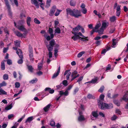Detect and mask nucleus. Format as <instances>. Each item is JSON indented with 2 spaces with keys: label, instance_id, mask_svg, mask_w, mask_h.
<instances>
[{
  "label": "nucleus",
  "instance_id": "36",
  "mask_svg": "<svg viewBox=\"0 0 128 128\" xmlns=\"http://www.w3.org/2000/svg\"><path fill=\"white\" fill-rule=\"evenodd\" d=\"M51 0H47L46 1V8H48L50 6V3Z\"/></svg>",
  "mask_w": 128,
  "mask_h": 128
},
{
  "label": "nucleus",
  "instance_id": "56",
  "mask_svg": "<svg viewBox=\"0 0 128 128\" xmlns=\"http://www.w3.org/2000/svg\"><path fill=\"white\" fill-rule=\"evenodd\" d=\"M25 116V115L24 114L18 120V122H21L22 120L24 118Z\"/></svg>",
  "mask_w": 128,
  "mask_h": 128
},
{
  "label": "nucleus",
  "instance_id": "51",
  "mask_svg": "<svg viewBox=\"0 0 128 128\" xmlns=\"http://www.w3.org/2000/svg\"><path fill=\"white\" fill-rule=\"evenodd\" d=\"M104 88V86H102L98 90V92L101 93H102L103 92Z\"/></svg>",
  "mask_w": 128,
  "mask_h": 128
},
{
  "label": "nucleus",
  "instance_id": "38",
  "mask_svg": "<svg viewBox=\"0 0 128 128\" xmlns=\"http://www.w3.org/2000/svg\"><path fill=\"white\" fill-rule=\"evenodd\" d=\"M75 0H71L70 2V5L72 6H74L76 5Z\"/></svg>",
  "mask_w": 128,
  "mask_h": 128
},
{
  "label": "nucleus",
  "instance_id": "15",
  "mask_svg": "<svg viewBox=\"0 0 128 128\" xmlns=\"http://www.w3.org/2000/svg\"><path fill=\"white\" fill-rule=\"evenodd\" d=\"M71 74V72L69 70H67L65 72L64 74V76L66 75V78L67 80H69L70 76Z\"/></svg>",
  "mask_w": 128,
  "mask_h": 128
},
{
  "label": "nucleus",
  "instance_id": "32",
  "mask_svg": "<svg viewBox=\"0 0 128 128\" xmlns=\"http://www.w3.org/2000/svg\"><path fill=\"white\" fill-rule=\"evenodd\" d=\"M50 104H49L44 108V109L45 112H47L48 111V109L50 108Z\"/></svg>",
  "mask_w": 128,
  "mask_h": 128
},
{
  "label": "nucleus",
  "instance_id": "2",
  "mask_svg": "<svg viewBox=\"0 0 128 128\" xmlns=\"http://www.w3.org/2000/svg\"><path fill=\"white\" fill-rule=\"evenodd\" d=\"M13 48L14 50H17L16 53L18 55L20 58H21L18 61V63L20 64H22L23 62L22 59L23 58V55L21 50L20 49H18L17 50V48L15 47H13Z\"/></svg>",
  "mask_w": 128,
  "mask_h": 128
},
{
  "label": "nucleus",
  "instance_id": "35",
  "mask_svg": "<svg viewBox=\"0 0 128 128\" xmlns=\"http://www.w3.org/2000/svg\"><path fill=\"white\" fill-rule=\"evenodd\" d=\"M117 43V41L116 39H113L112 47L113 48H115L116 46Z\"/></svg>",
  "mask_w": 128,
  "mask_h": 128
},
{
  "label": "nucleus",
  "instance_id": "31",
  "mask_svg": "<svg viewBox=\"0 0 128 128\" xmlns=\"http://www.w3.org/2000/svg\"><path fill=\"white\" fill-rule=\"evenodd\" d=\"M97 80L98 79L97 78H95L94 79L88 82H86L85 84H86L87 83H96L97 81Z\"/></svg>",
  "mask_w": 128,
  "mask_h": 128
},
{
  "label": "nucleus",
  "instance_id": "16",
  "mask_svg": "<svg viewBox=\"0 0 128 128\" xmlns=\"http://www.w3.org/2000/svg\"><path fill=\"white\" fill-rule=\"evenodd\" d=\"M66 11L67 15L70 14L72 16V15H73V14L74 12V9L72 10L70 8H68L66 9Z\"/></svg>",
  "mask_w": 128,
  "mask_h": 128
},
{
  "label": "nucleus",
  "instance_id": "10",
  "mask_svg": "<svg viewBox=\"0 0 128 128\" xmlns=\"http://www.w3.org/2000/svg\"><path fill=\"white\" fill-rule=\"evenodd\" d=\"M72 34H74V36H72V39L76 41L78 39H80V37L79 36L77 35V33L76 32H72Z\"/></svg>",
  "mask_w": 128,
  "mask_h": 128
},
{
  "label": "nucleus",
  "instance_id": "40",
  "mask_svg": "<svg viewBox=\"0 0 128 128\" xmlns=\"http://www.w3.org/2000/svg\"><path fill=\"white\" fill-rule=\"evenodd\" d=\"M101 25V23L99 22H98L96 25L94 29L95 30H98V29L100 27Z\"/></svg>",
  "mask_w": 128,
  "mask_h": 128
},
{
  "label": "nucleus",
  "instance_id": "64",
  "mask_svg": "<svg viewBox=\"0 0 128 128\" xmlns=\"http://www.w3.org/2000/svg\"><path fill=\"white\" fill-rule=\"evenodd\" d=\"M117 118V116L115 115H114L111 118V120H114Z\"/></svg>",
  "mask_w": 128,
  "mask_h": 128
},
{
  "label": "nucleus",
  "instance_id": "61",
  "mask_svg": "<svg viewBox=\"0 0 128 128\" xmlns=\"http://www.w3.org/2000/svg\"><path fill=\"white\" fill-rule=\"evenodd\" d=\"M4 42L2 41H0V47L1 48H2L4 46Z\"/></svg>",
  "mask_w": 128,
  "mask_h": 128
},
{
  "label": "nucleus",
  "instance_id": "57",
  "mask_svg": "<svg viewBox=\"0 0 128 128\" xmlns=\"http://www.w3.org/2000/svg\"><path fill=\"white\" fill-rule=\"evenodd\" d=\"M50 125L52 126H55V122L54 121L52 120L50 122Z\"/></svg>",
  "mask_w": 128,
  "mask_h": 128
},
{
  "label": "nucleus",
  "instance_id": "45",
  "mask_svg": "<svg viewBox=\"0 0 128 128\" xmlns=\"http://www.w3.org/2000/svg\"><path fill=\"white\" fill-rule=\"evenodd\" d=\"M7 85V84L6 82L4 81H3L2 83L0 84V87H2L4 86H5Z\"/></svg>",
  "mask_w": 128,
  "mask_h": 128
},
{
  "label": "nucleus",
  "instance_id": "21",
  "mask_svg": "<svg viewBox=\"0 0 128 128\" xmlns=\"http://www.w3.org/2000/svg\"><path fill=\"white\" fill-rule=\"evenodd\" d=\"M31 20L32 19L30 17L28 16L26 19V22L27 24L29 26H30V22Z\"/></svg>",
  "mask_w": 128,
  "mask_h": 128
},
{
  "label": "nucleus",
  "instance_id": "6",
  "mask_svg": "<svg viewBox=\"0 0 128 128\" xmlns=\"http://www.w3.org/2000/svg\"><path fill=\"white\" fill-rule=\"evenodd\" d=\"M73 14V15H72V16L77 18L82 16V15L80 14V11L75 9H74V12Z\"/></svg>",
  "mask_w": 128,
  "mask_h": 128
},
{
  "label": "nucleus",
  "instance_id": "14",
  "mask_svg": "<svg viewBox=\"0 0 128 128\" xmlns=\"http://www.w3.org/2000/svg\"><path fill=\"white\" fill-rule=\"evenodd\" d=\"M108 25L109 23L108 22L106 21H104L102 22L101 27L105 29L108 26Z\"/></svg>",
  "mask_w": 128,
  "mask_h": 128
},
{
  "label": "nucleus",
  "instance_id": "41",
  "mask_svg": "<svg viewBox=\"0 0 128 128\" xmlns=\"http://www.w3.org/2000/svg\"><path fill=\"white\" fill-rule=\"evenodd\" d=\"M106 48L107 50L105 49H104L102 51V54H105L107 51L110 50V48L108 47V46Z\"/></svg>",
  "mask_w": 128,
  "mask_h": 128
},
{
  "label": "nucleus",
  "instance_id": "7",
  "mask_svg": "<svg viewBox=\"0 0 128 128\" xmlns=\"http://www.w3.org/2000/svg\"><path fill=\"white\" fill-rule=\"evenodd\" d=\"M55 41L54 39L50 41L49 42V44L47 46L48 48L50 50L53 49V46L55 45Z\"/></svg>",
  "mask_w": 128,
  "mask_h": 128
},
{
  "label": "nucleus",
  "instance_id": "44",
  "mask_svg": "<svg viewBox=\"0 0 128 128\" xmlns=\"http://www.w3.org/2000/svg\"><path fill=\"white\" fill-rule=\"evenodd\" d=\"M8 76L7 74H5L3 76V78L4 80H7L8 79Z\"/></svg>",
  "mask_w": 128,
  "mask_h": 128
},
{
  "label": "nucleus",
  "instance_id": "8",
  "mask_svg": "<svg viewBox=\"0 0 128 128\" xmlns=\"http://www.w3.org/2000/svg\"><path fill=\"white\" fill-rule=\"evenodd\" d=\"M79 76V74H78L77 72L74 71L71 74V76L72 78L71 79V81H72L75 78L78 77Z\"/></svg>",
  "mask_w": 128,
  "mask_h": 128
},
{
  "label": "nucleus",
  "instance_id": "17",
  "mask_svg": "<svg viewBox=\"0 0 128 128\" xmlns=\"http://www.w3.org/2000/svg\"><path fill=\"white\" fill-rule=\"evenodd\" d=\"M59 94L61 96L64 95L65 96H67L68 94V92L66 90L64 92L62 90L60 91Z\"/></svg>",
  "mask_w": 128,
  "mask_h": 128
},
{
  "label": "nucleus",
  "instance_id": "12",
  "mask_svg": "<svg viewBox=\"0 0 128 128\" xmlns=\"http://www.w3.org/2000/svg\"><path fill=\"white\" fill-rule=\"evenodd\" d=\"M56 9V7L54 6L52 7L49 13V15L50 16H52L55 12Z\"/></svg>",
  "mask_w": 128,
  "mask_h": 128
},
{
  "label": "nucleus",
  "instance_id": "27",
  "mask_svg": "<svg viewBox=\"0 0 128 128\" xmlns=\"http://www.w3.org/2000/svg\"><path fill=\"white\" fill-rule=\"evenodd\" d=\"M48 32L50 34L51 38H53L54 37V35L53 34V30L51 28H49L48 30Z\"/></svg>",
  "mask_w": 128,
  "mask_h": 128
},
{
  "label": "nucleus",
  "instance_id": "43",
  "mask_svg": "<svg viewBox=\"0 0 128 128\" xmlns=\"http://www.w3.org/2000/svg\"><path fill=\"white\" fill-rule=\"evenodd\" d=\"M55 31L56 33L60 34V28L58 27L56 28Z\"/></svg>",
  "mask_w": 128,
  "mask_h": 128
},
{
  "label": "nucleus",
  "instance_id": "37",
  "mask_svg": "<svg viewBox=\"0 0 128 128\" xmlns=\"http://www.w3.org/2000/svg\"><path fill=\"white\" fill-rule=\"evenodd\" d=\"M116 20V17L114 16H113L110 18V20L111 22H113Z\"/></svg>",
  "mask_w": 128,
  "mask_h": 128
},
{
  "label": "nucleus",
  "instance_id": "25",
  "mask_svg": "<svg viewBox=\"0 0 128 128\" xmlns=\"http://www.w3.org/2000/svg\"><path fill=\"white\" fill-rule=\"evenodd\" d=\"M80 39L83 42L88 41L89 40V39L88 37H86L84 36H83L82 37H80Z\"/></svg>",
  "mask_w": 128,
  "mask_h": 128
},
{
  "label": "nucleus",
  "instance_id": "29",
  "mask_svg": "<svg viewBox=\"0 0 128 128\" xmlns=\"http://www.w3.org/2000/svg\"><path fill=\"white\" fill-rule=\"evenodd\" d=\"M31 2L32 4L35 5L37 7H38L39 5L38 3L36 0H31Z\"/></svg>",
  "mask_w": 128,
  "mask_h": 128
},
{
  "label": "nucleus",
  "instance_id": "46",
  "mask_svg": "<svg viewBox=\"0 0 128 128\" xmlns=\"http://www.w3.org/2000/svg\"><path fill=\"white\" fill-rule=\"evenodd\" d=\"M85 53L84 51H82L80 52L77 55V57L78 58H80L81 57L82 55Z\"/></svg>",
  "mask_w": 128,
  "mask_h": 128
},
{
  "label": "nucleus",
  "instance_id": "52",
  "mask_svg": "<svg viewBox=\"0 0 128 128\" xmlns=\"http://www.w3.org/2000/svg\"><path fill=\"white\" fill-rule=\"evenodd\" d=\"M33 120V117L32 116L28 118L26 121V122H30L31 121Z\"/></svg>",
  "mask_w": 128,
  "mask_h": 128
},
{
  "label": "nucleus",
  "instance_id": "28",
  "mask_svg": "<svg viewBox=\"0 0 128 128\" xmlns=\"http://www.w3.org/2000/svg\"><path fill=\"white\" fill-rule=\"evenodd\" d=\"M2 94L7 95V92L3 90L0 87V95Z\"/></svg>",
  "mask_w": 128,
  "mask_h": 128
},
{
  "label": "nucleus",
  "instance_id": "18",
  "mask_svg": "<svg viewBox=\"0 0 128 128\" xmlns=\"http://www.w3.org/2000/svg\"><path fill=\"white\" fill-rule=\"evenodd\" d=\"M104 95L102 94H101L100 96V98L98 100V103L100 102V103H101L103 102L104 100Z\"/></svg>",
  "mask_w": 128,
  "mask_h": 128
},
{
  "label": "nucleus",
  "instance_id": "11",
  "mask_svg": "<svg viewBox=\"0 0 128 128\" xmlns=\"http://www.w3.org/2000/svg\"><path fill=\"white\" fill-rule=\"evenodd\" d=\"M4 1L5 2V4L8 10V14L9 15L11 16L12 15V13L10 11V7L8 0H4Z\"/></svg>",
  "mask_w": 128,
  "mask_h": 128
},
{
  "label": "nucleus",
  "instance_id": "5",
  "mask_svg": "<svg viewBox=\"0 0 128 128\" xmlns=\"http://www.w3.org/2000/svg\"><path fill=\"white\" fill-rule=\"evenodd\" d=\"M14 32L15 34L18 36L21 37L22 38H26L27 34V32L24 33L23 34H22L20 32L17 31L15 32Z\"/></svg>",
  "mask_w": 128,
  "mask_h": 128
},
{
  "label": "nucleus",
  "instance_id": "59",
  "mask_svg": "<svg viewBox=\"0 0 128 128\" xmlns=\"http://www.w3.org/2000/svg\"><path fill=\"white\" fill-rule=\"evenodd\" d=\"M15 85V87L16 88H19L20 86V84L19 82H16Z\"/></svg>",
  "mask_w": 128,
  "mask_h": 128
},
{
  "label": "nucleus",
  "instance_id": "39",
  "mask_svg": "<svg viewBox=\"0 0 128 128\" xmlns=\"http://www.w3.org/2000/svg\"><path fill=\"white\" fill-rule=\"evenodd\" d=\"M62 10H59L58 9H57L56 11L54 14V15L56 16H58L60 14V13L62 12Z\"/></svg>",
  "mask_w": 128,
  "mask_h": 128
},
{
  "label": "nucleus",
  "instance_id": "22",
  "mask_svg": "<svg viewBox=\"0 0 128 128\" xmlns=\"http://www.w3.org/2000/svg\"><path fill=\"white\" fill-rule=\"evenodd\" d=\"M120 6L118 5L117 3H115L114 5V8H116V11H120Z\"/></svg>",
  "mask_w": 128,
  "mask_h": 128
},
{
  "label": "nucleus",
  "instance_id": "20",
  "mask_svg": "<svg viewBox=\"0 0 128 128\" xmlns=\"http://www.w3.org/2000/svg\"><path fill=\"white\" fill-rule=\"evenodd\" d=\"M80 27H81V26L78 25L76 27L73 29L72 32H77L80 29Z\"/></svg>",
  "mask_w": 128,
  "mask_h": 128
},
{
  "label": "nucleus",
  "instance_id": "30",
  "mask_svg": "<svg viewBox=\"0 0 128 128\" xmlns=\"http://www.w3.org/2000/svg\"><path fill=\"white\" fill-rule=\"evenodd\" d=\"M44 36L46 40L48 41L50 40L52 38H51L50 36L49 35H48L47 33H46L44 35Z\"/></svg>",
  "mask_w": 128,
  "mask_h": 128
},
{
  "label": "nucleus",
  "instance_id": "55",
  "mask_svg": "<svg viewBox=\"0 0 128 128\" xmlns=\"http://www.w3.org/2000/svg\"><path fill=\"white\" fill-rule=\"evenodd\" d=\"M116 113L117 114L119 115H121L122 114L121 112L118 109H117L116 110Z\"/></svg>",
  "mask_w": 128,
  "mask_h": 128
},
{
  "label": "nucleus",
  "instance_id": "48",
  "mask_svg": "<svg viewBox=\"0 0 128 128\" xmlns=\"http://www.w3.org/2000/svg\"><path fill=\"white\" fill-rule=\"evenodd\" d=\"M81 10L82 13L84 14H86L87 12V9L86 8L81 9Z\"/></svg>",
  "mask_w": 128,
  "mask_h": 128
},
{
  "label": "nucleus",
  "instance_id": "47",
  "mask_svg": "<svg viewBox=\"0 0 128 128\" xmlns=\"http://www.w3.org/2000/svg\"><path fill=\"white\" fill-rule=\"evenodd\" d=\"M12 104H10L8 106H7L5 108V110H10L12 108Z\"/></svg>",
  "mask_w": 128,
  "mask_h": 128
},
{
  "label": "nucleus",
  "instance_id": "50",
  "mask_svg": "<svg viewBox=\"0 0 128 128\" xmlns=\"http://www.w3.org/2000/svg\"><path fill=\"white\" fill-rule=\"evenodd\" d=\"M65 86H67L68 85V81L66 80H64L62 83Z\"/></svg>",
  "mask_w": 128,
  "mask_h": 128
},
{
  "label": "nucleus",
  "instance_id": "63",
  "mask_svg": "<svg viewBox=\"0 0 128 128\" xmlns=\"http://www.w3.org/2000/svg\"><path fill=\"white\" fill-rule=\"evenodd\" d=\"M114 103L118 106H119L120 105V103L118 102L116 100H114Z\"/></svg>",
  "mask_w": 128,
  "mask_h": 128
},
{
  "label": "nucleus",
  "instance_id": "13",
  "mask_svg": "<svg viewBox=\"0 0 128 128\" xmlns=\"http://www.w3.org/2000/svg\"><path fill=\"white\" fill-rule=\"evenodd\" d=\"M98 114L97 112H92L91 114V119L92 120H94L95 119L93 116L95 118H96L98 117Z\"/></svg>",
  "mask_w": 128,
  "mask_h": 128
},
{
  "label": "nucleus",
  "instance_id": "19",
  "mask_svg": "<svg viewBox=\"0 0 128 128\" xmlns=\"http://www.w3.org/2000/svg\"><path fill=\"white\" fill-rule=\"evenodd\" d=\"M60 66L58 68L57 71L56 73H55L52 77V78H54L57 77L59 74L60 71Z\"/></svg>",
  "mask_w": 128,
  "mask_h": 128
},
{
  "label": "nucleus",
  "instance_id": "49",
  "mask_svg": "<svg viewBox=\"0 0 128 128\" xmlns=\"http://www.w3.org/2000/svg\"><path fill=\"white\" fill-rule=\"evenodd\" d=\"M28 70L30 71L31 72H32V70L33 69V68L32 66H28Z\"/></svg>",
  "mask_w": 128,
  "mask_h": 128
},
{
  "label": "nucleus",
  "instance_id": "24",
  "mask_svg": "<svg viewBox=\"0 0 128 128\" xmlns=\"http://www.w3.org/2000/svg\"><path fill=\"white\" fill-rule=\"evenodd\" d=\"M104 30V29L101 27V28L99 30H96L95 31V32H98L99 34H103Z\"/></svg>",
  "mask_w": 128,
  "mask_h": 128
},
{
  "label": "nucleus",
  "instance_id": "23",
  "mask_svg": "<svg viewBox=\"0 0 128 128\" xmlns=\"http://www.w3.org/2000/svg\"><path fill=\"white\" fill-rule=\"evenodd\" d=\"M122 99L125 102H127L128 100V91L123 96Z\"/></svg>",
  "mask_w": 128,
  "mask_h": 128
},
{
  "label": "nucleus",
  "instance_id": "9",
  "mask_svg": "<svg viewBox=\"0 0 128 128\" xmlns=\"http://www.w3.org/2000/svg\"><path fill=\"white\" fill-rule=\"evenodd\" d=\"M79 116L78 117V120L79 122H82L84 121L86 119L84 117V116L82 114V112L79 111Z\"/></svg>",
  "mask_w": 128,
  "mask_h": 128
},
{
  "label": "nucleus",
  "instance_id": "42",
  "mask_svg": "<svg viewBox=\"0 0 128 128\" xmlns=\"http://www.w3.org/2000/svg\"><path fill=\"white\" fill-rule=\"evenodd\" d=\"M48 51H49L48 53V56L49 58H50L52 57V49H50V50H49L48 48Z\"/></svg>",
  "mask_w": 128,
  "mask_h": 128
},
{
  "label": "nucleus",
  "instance_id": "54",
  "mask_svg": "<svg viewBox=\"0 0 128 128\" xmlns=\"http://www.w3.org/2000/svg\"><path fill=\"white\" fill-rule=\"evenodd\" d=\"M34 22L35 23L37 24H39L40 23V22L36 18H35L34 20Z\"/></svg>",
  "mask_w": 128,
  "mask_h": 128
},
{
  "label": "nucleus",
  "instance_id": "26",
  "mask_svg": "<svg viewBox=\"0 0 128 128\" xmlns=\"http://www.w3.org/2000/svg\"><path fill=\"white\" fill-rule=\"evenodd\" d=\"M14 44L16 47H20V41L18 40H16L14 42Z\"/></svg>",
  "mask_w": 128,
  "mask_h": 128
},
{
  "label": "nucleus",
  "instance_id": "58",
  "mask_svg": "<svg viewBox=\"0 0 128 128\" xmlns=\"http://www.w3.org/2000/svg\"><path fill=\"white\" fill-rule=\"evenodd\" d=\"M38 80L37 78H36L30 81V82L31 83L33 84L34 83H35Z\"/></svg>",
  "mask_w": 128,
  "mask_h": 128
},
{
  "label": "nucleus",
  "instance_id": "3",
  "mask_svg": "<svg viewBox=\"0 0 128 128\" xmlns=\"http://www.w3.org/2000/svg\"><path fill=\"white\" fill-rule=\"evenodd\" d=\"M29 55L30 59L31 61L33 62L34 60L33 58V52L32 48L31 47H29Z\"/></svg>",
  "mask_w": 128,
  "mask_h": 128
},
{
  "label": "nucleus",
  "instance_id": "33",
  "mask_svg": "<svg viewBox=\"0 0 128 128\" xmlns=\"http://www.w3.org/2000/svg\"><path fill=\"white\" fill-rule=\"evenodd\" d=\"M1 68L2 70H4L5 69V65L4 61H2L1 63Z\"/></svg>",
  "mask_w": 128,
  "mask_h": 128
},
{
  "label": "nucleus",
  "instance_id": "4",
  "mask_svg": "<svg viewBox=\"0 0 128 128\" xmlns=\"http://www.w3.org/2000/svg\"><path fill=\"white\" fill-rule=\"evenodd\" d=\"M14 24L15 26L16 27L20 30L23 31L25 33L27 32V33H28V32L26 31V29L24 28V26L22 25L21 26L18 25L16 26V24L15 22H14Z\"/></svg>",
  "mask_w": 128,
  "mask_h": 128
},
{
  "label": "nucleus",
  "instance_id": "34",
  "mask_svg": "<svg viewBox=\"0 0 128 128\" xmlns=\"http://www.w3.org/2000/svg\"><path fill=\"white\" fill-rule=\"evenodd\" d=\"M43 66V63L42 62H40V63H39L38 65V70H40Z\"/></svg>",
  "mask_w": 128,
  "mask_h": 128
},
{
  "label": "nucleus",
  "instance_id": "53",
  "mask_svg": "<svg viewBox=\"0 0 128 128\" xmlns=\"http://www.w3.org/2000/svg\"><path fill=\"white\" fill-rule=\"evenodd\" d=\"M87 98L89 99L94 98L95 97L91 94H88L87 96Z\"/></svg>",
  "mask_w": 128,
  "mask_h": 128
},
{
  "label": "nucleus",
  "instance_id": "62",
  "mask_svg": "<svg viewBox=\"0 0 128 128\" xmlns=\"http://www.w3.org/2000/svg\"><path fill=\"white\" fill-rule=\"evenodd\" d=\"M8 49V48H4L3 49V52L4 53H6Z\"/></svg>",
  "mask_w": 128,
  "mask_h": 128
},
{
  "label": "nucleus",
  "instance_id": "1",
  "mask_svg": "<svg viewBox=\"0 0 128 128\" xmlns=\"http://www.w3.org/2000/svg\"><path fill=\"white\" fill-rule=\"evenodd\" d=\"M98 104L99 107L102 110L110 109L112 108L113 107L112 104H108L103 102L101 103L99 102Z\"/></svg>",
  "mask_w": 128,
  "mask_h": 128
},
{
  "label": "nucleus",
  "instance_id": "60",
  "mask_svg": "<svg viewBox=\"0 0 128 128\" xmlns=\"http://www.w3.org/2000/svg\"><path fill=\"white\" fill-rule=\"evenodd\" d=\"M7 64L9 65L12 64V61L10 59H8L7 60Z\"/></svg>",
  "mask_w": 128,
  "mask_h": 128
}]
</instances>
